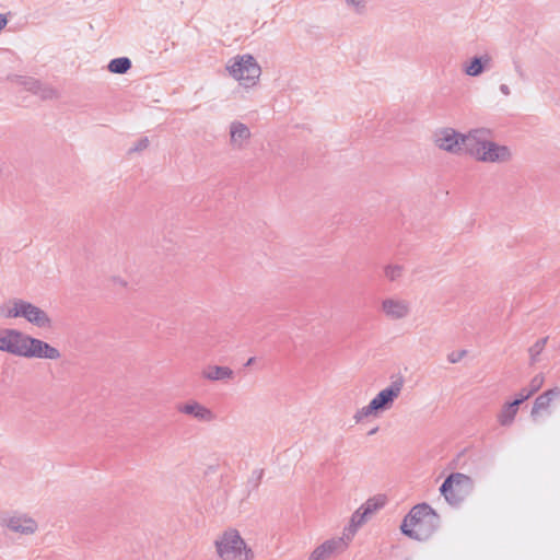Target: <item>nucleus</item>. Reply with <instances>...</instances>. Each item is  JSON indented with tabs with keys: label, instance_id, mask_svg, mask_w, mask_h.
Listing matches in <instances>:
<instances>
[{
	"label": "nucleus",
	"instance_id": "1",
	"mask_svg": "<svg viewBox=\"0 0 560 560\" xmlns=\"http://www.w3.org/2000/svg\"><path fill=\"white\" fill-rule=\"evenodd\" d=\"M0 351L24 359L57 361L61 358L60 350L49 342L9 327L0 328Z\"/></svg>",
	"mask_w": 560,
	"mask_h": 560
},
{
	"label": "nucleus",
	"instance_id": "2",
	"mask_svg": "<svg viewBox=\"0 0 560 560\" xmlns=\"http://www.w3.org/2000/svg\"><path fill=\"white\" fill-rule=\"evenodd\" d=\"M468 140L471 142L468 155L478 162L504 164L513 159L512 149L509 145L493 141L488 129L470 130V138Z\"/></svg>",
	"mask_w": 560,
	"mask_h": 560
},
{
	"label": "nucleus",
	"instance_id": "3",
	"mask_svg": "<svg viewBox=\"0 0 560 560\" xmlns=\"http://www.w3.org/2000/svg\"><path fill=\"white\" fill-rule=\"evenodd\" d=\"M440 527L439 514L427 503L415 505L405 516L400 530L416 540L429 539Z\"/></svg>",
	"mask_w": 560,
	"mask_h": 560
},
{
	"label": "nucleus",
	"instance_id": "4",
	"mask_svg": "<svg viewBox=\"0 0 560 560\" xmlns=\"http://www.w3.org/2000/svg\"><path fill=\"white\" fill-rule=\"evenodd\" d=\"M405 387L402 376L392 380L388 386L381 389L366 405L358 409L353 416L355 423L369 418H377L393 409L396 400L400 397Z\"/></svg>",
	"mask_w": 560,
	"mask_h": 560
},
{
	"label": "nucleus",
	"instance_id": "5",
	"mask_svg": "<svg viewBox=\"0 0 560 560\" xmlns=\"http://www.w3.org/2000/svg\"><path fill=\"white\" fill-rule=\"evenodd\" d=\"M213 545L220 560H254L255 558L253 549L240 532L232 527L219 534Z\"/></svg>",
	"mask_w": 560,
	"mask_h": 560
},
{
	"label": "nucleus",
	"instance_id": "6",
	"mask_svg": "<svg viewBox=\"0 0 560 560\" xmlns=\"http://www.w3.org/2000/svg\"><path fill=\"white\" fill-rule=\"evenodd\" d=\"M225 70L244 89L256 86L261 75V67L250 54L231 57L225 63Z\"/></svg>",
	"mask_w": 560,
	"mask_h": 560
},
{
	"label": "nucleus",
	"instance_id": "7",
	"mask_svg": "<svg viewBox=\"0 0 560 560\" xmlns=\"http://www.w3.org/2000/svg\"><path fill=\"white\" fill-rule=\"evenodd\" d=\"M470 131L462 133L454 128L438 129L433 136L435 147L454 155L468 154L470 148Z\"/></svg>",
	"mask_w": 560,
	"mask_h": 560
},
{
	"label": "nucleus",
	"instance_id": "8",
	"mask_svg": "<svg viewBox=\"0 0 560 560\" xmlns=\"http://www.w3.org/2000/svg\"><path fill=\"white\" fill-rule=\"evenodd\" d=\"M474 489L472 479L462 472L451 474L440 487V492L451 505L460 504Z\"/></svg>",
	"mask_w": 560,
	"mask_h": 560
},
{
	"label": "nucleus",
	"instance_id": "9",
	"mask_svg": "<svg viewBox=\"0 0 560 560\" xmlns=\"http://www.w3.org/2000/svg\"><path fill=\"white\" fill-rule=\"evenodd\" d=\"M0 527L16 536H33L37 533L39 525L30 513L14 510L3 512L0 517Z\"/></svg>",
	"mask_w": 560,
	"mask_h": 560
},
{
	"label": "nucleus",
	"instance_id": "10",
	"mask_svg": "<svg viewBox=\"0 0 560 560\" xmlns=\"http://www.w3.org/2000/svg\"><path fill=\"white\" fill-rule=\"evenodd\" d=\"M411 311V302L398 295L385 296L380 303L381 314L390 322L407 319Z\"/></svg>",
	"mask_w": 560,
	"mask_h": 560
},
{
	"label": "nucleus",
	"instance_id": "11",
	"mask_svg": "<svg viewBox=\"0 0 560 560\" xmlns=\"http://www.w3.org/2000/svg\"><path fill=\"white\" fill-rule=\"evenodd\" d=\"M349 537L343 535L326 539L316 546L310 553L307 560H328L343 553L350 546Z\"/></svg>",
	"mask_w": 560,
	"mask_h": 560
},
{
	"label": "nucleus",
	"instance_id": "12",
	"mask_svg": "<svg viewBox=\"0 0 560 560\" xmlns=\"http://www.w3.org/2000/svg\"><path fill=\"white\" fill-rule=\"evenodd\" d=\"M21 318L40 329H51L54 327V320L50 315L45 310L26 300H23Z\"/></svg>",
	"mask_w": 560,
	"mask_h": 560
},
{
	"label": "nucleus",
	"instance_id": "13",
	"mask_svg": "<svg viewBox=\"0 0 560 560\" xmlns=\"http://www.w3.org/2000/svg\"><path fill=\"white\" fill-rule=\"evenodd\" d=\"M176 409L179 413L191 417L198 422L211 423L217 420V415L213 410L195 399H188L178 404Z\"/></svg>",
	"mask_w": 560,
	"mask_h": 560
},
{
	"label": "nucleus",
	"instance_id": "14",
	"mask_svg": "<svg viewBox=\"0 0 560 560\" xmlns=\"http://www.w3.org/2000/svg\"><path fill=\"white\" fill-rule=\"evenodd\" d=\"M229 145L232 150H245L252 140L253 133L250 128L241 120H233L228 127Z\"/></svg>",
	"mask_w": 560,
	"mask_h": 560
},
{
	"label": "nucleus",
	"instance_id": "15",
	"mask_svg": "<svg viewBox=\"0 0 560 560\" xmlns=\"http://www.w3.org/2000/svg\"><path fill=\"white\" fill-rule=\"evenodd\" d=\"M234 371L229 366L209 364L201 371V377L211 382H229L234 378Z\"/></svg>",
	"mask_w": 560,
	"mask_h": 560
},
{
	"label": "nucleus",
	"instance_id": "16",
	"mask_svg": "<svg viewBox=\"0 0 560 560\" xmlns=\"http://www.w3.org/2000/svg\"><path fill=\"white\" fill-rule=\"evenodd\" d=\"M492 58L485 54L479 57H474L470 60H467L463 63V71L465 74L469 77H478L486 69L490 68Z\"/></svg>",
	"mask_w": 560,
	"mask_h": 560
},
{
	"label": "nucleus",
	"instance_id": "17",
	"mask_svg": "<svg viewBox=\"0 0 560 560\" xmlns=\"http://www.w3.org/2000/svg\"><path fill=\"white\" fill-rule=\"evenodd\" d=\"M23 299L11 298L0 302V319L10 320L21 318Z\"/></svg>",
	"mask_w": 560,
	"mask_h": 560
},
{
	"label": "nucleus",
	"instance_id": "18",
	"mask_svg": "<svg viewBox=\"0 0 560 560\" xmlns=\"http://www.w3.org/2000/svg\"><path fill=\"white\" fill-rule=\"evenodd\" d=\"M560 398V388L553 387L549 390H546L541 395H539L535 401L534 406L532 408V417L536 419V417L544 410H547L550 407V404L552 400Z\"/></svg>",
	"mask_w": 560,
	"mask_h": 560
},
{
	"label": "nucleus",
	"instance_id": "19",
	"mask_svg": "<svg viewBox=\"0 0 560 560\" xmlns=\"http://www.w3.org/2000/svg\"><path fill=\"white\" fill-rule=\"evenodd\" d=\"M370 517L366 515L361 506L352 514L349 525L343 528L342 535L345 537H349V541L351 542L353 537L355 536L358 529L369 520Z\"/></svg>",
	"mask_w": 560,
	"mask_h": 560
},
{
	"label": "nucleus",
	"instance_id": "20",
	"mask_svg": "<svg viewBox=\"0 0 560 560\" xmlns=\"http://www.w3.org/2000/svg\"><path fill=\"white\" fill-rule=\"evenodd\" d=\"M522 402L523 399H514L511 402H506L498 415V422L502 427L511 425L517 415L518 407Z\"/></svg>",
	"mask_w": 560,
	"mask_h": 560
},
{
	"label": "nucleus",
	"instance_id": "21",
	"mask_svg": "<svg viewBox=\"0 0 560 560\" xmlns=\"http://www.w3.org/2000/svg\"><path fill=\"white\" fill-rule=\"evenodd\" d=\"M545 377L542 374L535 375L527 387L522 388L520 393L517 394V397L515 399H523V402L527 400L530 396H533L535 393H537L541 386L544 385Z\"/></svg>",
	"mask_w": 560,
	"mask_h": 560
},
{
	"label": "nucleus",
	"instance_id": "22",
	"mask_svg": "<svg viewBox=\"0 0 560 560\" xmlns=\"http://www.w3.org/2000/svg\"><path fill=\"white\" fill-rule=\"evenodd\" d=\"M107 68L112 73L124 74L131 68V61L127 57L115 58Z\"/></svg>",
	"mask_w": 560,
	"mask_h": 560
},
{
	"label": "nucleus",
	"instance_id": "23",
	"mask_svg": "<svg viewBox=\"0 0 560 560\" xmlns=\"http://www.w3.org/2000/svg\"><path fill=\"white\" fill-rule=\"evenodd\" d=\"M385 505L384 497H375L369 499L364 504L361 505V509L366 512V515L371 517L376 511L382 509Z\"/></svg>",
	"mask_w": 560,
	"mask_h": 560
},
{
	"label": "nucleus",
	"instance_id": "24",
	"mask_svg": "<svg viewBox=\"0 0 560 560\" xmlns=\"http://www.w3.org/2000/svg\"><path fill=\"white\" fill-rule=\"evenodd\" d=\"M384 275L388 281H397L404 275V267L397 264H389L384 267Z\"/></svg>",
	"mask_w": 560,
	"mask_h": 560
},
{
	"label": "nucleus",
	"instance_id": "25",
	"mask_svg": "<svg viewBox=\"0 0 560 560\" xmlns=\"http://www.w3.org/2000/svg\"><path fill=\"white\" fill-rule=\"evenodd\" d=\"M43 100H52L58 96V92L50 85L39 82V86L33 92Z\"/></svg>",
	"mask_w": 560,
	"mask_h": 560
},
{
	"label": "nucleus",
	"instance_id": "26",
	"mask_svg": "<svg viewBox=\"0 0 560 560\" xmlns=\"http://www.w3.org/2000/svg\"><path fill=\"white\" fill-rule=\"evenodd\" d=\"M109 282L114 288L126 289L129 287V281L122 276H112Z\"/></svg>",
	"mask_w": 560,
	"mask_h": 560
},
{
	"label": "nucleus",
	"instance_id": "27",
	"mask_svg": "<svg viewBox=\"0 0 560 560\" xmlns=\"http://www.w3.org/2000/svg\"><path fill=\"white\" fill-rule=\"evenodd\" d=\"M346 4L357 13H362L365 10V0H345Z\"/></svg>",
	"mask_w": 560,
	"mask_h": 560
},
{
	"label": "nucleus",
	"instance_id": "28",
	"mask_svg": "<svg viewBox=\"0 0 560 560\" xmlns=\"http://www.w3.org/2000/svg\"><path fill=\"white\" fill-rule=\"evenodd\" d=\"M149 147V139L147 137L139 139L132 148L129 149V152H140L145 150Z\"/></svg>",
	"mask_w": 560,
	"mask_h": 560
},
{
	"label": "nucleus",
	"instance_id": "29",
	"mask_svg": "<svg viewBox=\"0 0 560 560\" xmlns=\"http://www.w3.org/2000/svg\"><path fill=\"white\" fill-rule=\"evenodd\" d=\"M21 84L24 85V88L27 91L34 92L35 89L39 86V81H37L33 78H26L21 82Z\"/></svg>",
	"mask_w": 560,
	"mask_h": 560
},
{
	"label": "nucleus",
	"instance_id": "30",
	"mask_svg": "<svg viewBox=\"0 0 560 560\" xmlns=\"http://www.w3.org/2000/svg\"><path fill=\"white\" fill-rule=\"evenodd\" d=\"M546 345V340L545 339H541V340H538L530 349H529V352H530V355L532 358L534 359L536 355H538L541 350L544 349Z\"/></svg>",
	"mask_w": 560,
	"mask_h": 560
},
{
	"label": "nucleus",
	"instance_id": "31",
	"mask_svg": "<svg viewBox=\"0 0 560 560\" xmlns=\"http://www.w3.org/2000/svg\"><path fill=\"white\" fill-rule=\"evenodd\" d=\"M465 354H466V351H460V352H458V353H451V354L448 355V361H450L451 363H456V362H458V361H459V360H460Z\"/></svg>",
	"mask_w": 560,
	"mask_h": 560
},
{
	"label": "nucleus",
	"instance_id": "32",
	"mask_svg": "<svg viewBox=\"0 0 560 560\" xmlns=\"http://www.w3.org/2000/svg\"><path fill=\"white\" fill-rule=\"evenodd\" d=\"M500 92L504 95V96H510L511 95V89L508 84H501L500 85Z\"/></svg>",
	"mask_w": 560,
	"mask_h": 560
},
{
	"label": "nucleus",
	"instance_id": "33",
	"mask_svg": "<svg viewBox=\"0 0 560 560\" xmlns=\"http://www.w3.org/2000/svg\"><path fill=\"white\" fill-rule=\"evenodd\" d=\"M515 71L517 72V74L523 78L524 77V71H523V68L522 66L518 63V62H515Z\"/></svg>",
	"mask_w": 560,
	"mask_h": 560
},
{
	"label": "nucleus",
	"instance_id": "34",
	"mask_svg": "<svg viewBox=\"0 0 560 560\" xmlns=\"http://www.w3.org/2000/svg\"><path fill=\"white\" fill-rule=\"evenodd\" d=\"M8 20L4 15L0 14V31L5 27Z\"/></svg>",
	"mask_w": 560,
	"mask_h": 560
},
{
	"label": "nucleus",
	"instance_id": "35",
	"mask_svg": "<svg viewBox=\"0 0 560 560\" xmlns=\"http://www.w3.org/2000/svg\"><path fill=\"white\" fill-rule=\"evenodd\" d=\"M255 360H256V359H255L254 357L249 358V359L247 360V362H246V364H245V365H246V366H249V365L254 364Z\"/></svg>",
	"mask_w": 560,
	"mask_h": 560
},
{
	"label": "nucleus",
	"instance_id": "36",
	"mask_svg": "<svg viewBox=\"0 0 560 560\" xmlns=\"http://www.w3.org/2000/svg\"><path fill=\"white\" fill-rule=\"evenodd\" d=\"M376 431H377V428H375V429L371 430V431L369 432V434H374Z\"/></svg>",
	"mask_w": 560,
	"mask_h": 560
},
{
	"label": "nucleus",
	"instance_id": "37",
	"mask_svg": "<svg viewBox=\"0 0 560 560\" xmlns=\"http://www.w3.org/2000/svg\"><path fill=\"white\" fill-rule=\"evenodd\" d=\"M3 512H0V517L2 516Z\"/></svg>",
	"mask_w": 560,
	"mask_h": 560
}]
</instances>
